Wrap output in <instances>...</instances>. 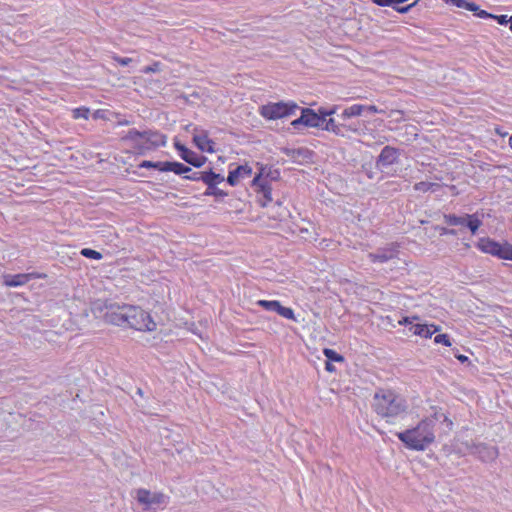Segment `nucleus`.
<instances>
[{
  "instance_id": "nucleus-1",
  "label": "nucleus",
  "mask_w": 512,
  "mask_h": 512,
  "mask_svg": "<svg viewBox=\"0 0 512 512\" xmlns=\"http://www.w3.org/2000/svg\"><path fill=\"white\" fill-rule=\"evenodd\" d=\"M440 426H445L443 432L448 433L453 428V422L444 413L436 411L422 419L415 427L398 432L396 435L407 448L424 451L434 443Z\"/></svg>"
},
{
  "instance_id": "nucleus-2",
  "label": "nucleus",
  "mask_w": 512,
  "mask_h": 512,
  "mask_svg": "<svg viewBox=\"0 0 512 512\" xmlns=\"http://www.w3.org/2000/svg\"><path fill=\"white\" fill-rule=\"evenodd\" d=\"M374 411L387 420L395 418L407 410L406 400L392 390L381 389L373 397Z\"/></svg>"
},
{
  "instance_id": "nucleus-3",
  "label": "nucleus",
  "mask_w": 512,
  "mask_h": 512,
  "mask_svg": "<svg viewBox=\"0 0 512 512\" xmlns=\"http://www.w3.org/2000/svg\"><path fill=\"white\" fill-rule=\"evenodd\" d=\"M122 139L133 142L134 148L137 149L140 154H144L146 151L166 144V136L153 130L141 132L136 129H131Z\"/></svg>"
},
{
  "instance_id": "nucleus-4",
  "label": "nucleus",
  "mask_w": 512,
  "mask_h": 512,
  "mask_svg": "<svg viewBox=\"0 0 512 512\" xmlns=\"http://www.w3.org/2000/svg\"><path fill=\"white\" fill-rule=\"evenodd\" d=\"M300 107L293 101L270 102L259 108V114L268 120H277L294 115Z\"/></svg>"
},
{
  "instance_id": "nucleus-5",
  "label": "nucleus",
  "mask_w": 512,
  "mask_h": 512,
  "mask_svg": "<svg viewBox=\"0 0 512 512\" xmlns=\"http://www.w3.org/2000/svg\"><path fill=\"white\" fill-rule=\"evenodd\" d=\"M476 246L483 253L490 254L499 259L512 261V244L507 241L500 243L491 238L483 237L478 240Z\"/></svg>"
},
{
  "instance_id": "nucleus-6",
  "label": "nucleus",
  "mask_w": 512,
  "mask_h": 512,
  "mask_svg": "<svg viewBox=\"0 0 512 512\" xmlns=\"http://www.w3.org/2000/svg\"><path fill=\"white\" fill-rule=\"evenodd\" d=\"M127 325L130 328L139 331H153L156 329V323L152 320L149 313L137 306L129 305Z\"/></svg>"
},
{
  "instance_id": "nucleus-7",
  "label": "nucleus",
  "mask_w": 512,
  "mask_h": 512,
  "mask_svg": "<svg viewBox=\"0 0 512 512\" xmlns=\"http://www.w3.org/2000/svg\"><path fill=\"white\" fill-rule=\"evenodd\" d=\"M301 116L291 122L294 129L300 130L302 127L320 128L323 127L325 119L319 112L310 108H300Z\"/></svg>"
},
{
  "instance_id": "nucleus-8",
  "label": "nucleus",
  "mask_w": 512,
  "mask_h": 512,
  "mask_svg": "<svg viewBox=\"0 0 512 512\" xmlns=\"http://www.w3.org/2000/svg\"><path fill=\"white\" fill-rule=\"evenodd\" d=\"M443 218L448 225L467 227L472 234H476L482 225V221L476 214H463L459 216L455 214H445Z\"/></svg>"
},
{
  "instance_id": "nucleus-9",
  "label": "nucleus",
  "mask_w": 512,
  "mask_h": 512,
  "mask_svg": "<svg viewBox=\"0 0 512 512\" xmlns=\"http://www.w3.org/2000/svg\"><path fill=\"white\" fill-rule=\"evenodd\" d=\"M135 498L145 509H156L167 504L168 497L161 492H151L147 489H138Z\"/></svg>"
},
{
  "instance_id": "nucleus-10",
  "label": "nucleus",
  "mask_w": 512,
  "mask_h": 512,
  "mask_svg": "<svg viewBox=\"0 0 512 512\" xmlns=\"http://www.w3.org/2000/svg\"><path fill=\"white\" fill-rule=\"evenodd\" d=\"M468 452L477 456L483 462L494 461L498 457V449L484 443L466 442Z\"/></svg>"
},
{
  "instance_id": "nucleus-11",
  "label": "nucleus",
  "mask_w": 512,
  "mask_h": 512,
  "mask_svg": "<svg viewBox=\"0 0 512 512\" xmlns=\"http://www.w3.org/2000/svg\"><path fill=\"white\" fill-rule=\"evenodd\" d=\"M129 305L110 304L104 314L107 323L122 326L127 325Z\"/></svg>"
},
{
  "instance_id": "nucleus-12",
  "label": "nucleus",
  "mask_w": 512,
  "mask_h": 512,
  "mask_svg": "<svg viewBox=\"0 0 512 512\" xmlns=\"http://www.w3.org/2000/svg\"><path fill=\"white\" fill-rule=\"evenodd\" d=\"M401 155V150L393 146H385L376 159V167L380 171H385L393 164L398 163Z\"/></svg>"
},
{
  "instance_id": "nucleus-13",
  "label": "nucleus",
  "mask_w": 512,
  "mask_h": 512,
  "mask_svg": "<svg viewBox=\"0 0 512 512\" xmlns=\"http://www.w3.org/2000/svg\"><path fill=\"white\" fill-rule=\"evenodd\" d=\"M45 274L40 273H23V274H15V275H4L3 280L4 284L9 287H18L26 284L31 279H37V278H45Z\"/></svg>"
},
{
  "instance_id": "nucleus-14",
  "label": "nucleus",
  "mask_w": 512,
  "mask_h": 512,
  "mask_svg": "<svg viewBox=\"0 0 512 512\" xmlns=\"http://www.w3.org/2000/svg\"><path fill=\"white\" fill-rule=\"evenodd\" d=\"M175 148L180 152V157L187 162L188 164L194 166V167H201L205 161L206 157L198 155L197 153L193 152L192 150L186 148L184 145L180 144L179 142L175 143Z\"/></svg>"
},
{
  "instance_id": "nucleus-15",
  "label": "nucleus",
  "mask_w": 512,
  "mask_h": 512,
  "mask_svg": "<svg viewBox=\"0 0 512 512\" xmlns=\"http://www.w3.org/2000/svg\"><path fill=\"white\" fill-rule=\"evenodd\" d=\"M397 249L395 246L391 245L385 248H379L375 252H371L368 254V258L372 262H380L385 263L397 256Z\"/></svg>"
},
{
  "instance_id": "nucleus-16",
  "label": "nucleus",
  "mask_w": 512,
  "mask_h": 512,
  "mask_svg": "<svg viewBox=\"0 0 512 512\" xmlns=\"http://www.w3.org/2000/svg\"><path fill=\"white\" fill-rule=\"evenodd\" d=\"M264 169H261L260 173L254 177L252 186L255 191L262 193L265 201L262 202V206H266L268 202L272 201L271 187L267 184V181L262 179Z\"/></svg>"
},
{
  "instance_id": "nucleus-17",
  "label": "nucleus",
  "mask_w": 512,
  "mask_h": 512,
  "mask_svg": "<svg viewBox=\"0 0 512 512\" xmlns=\"http://www.w3.org/2000/svg\"><path fill=\"white\" fill-rule=\"evenodd\" d=\"M323 130L329 131L334 133L338 136H345V131H352L357 132L358 129L356 127H353L351 125H345V124H337L333 118L325 119L323 127H321Z\"/></svg>"
},
{
  "instance_id": "nucleus-18",
  "label": "nucleus",
  "mask_w": 512,
  "mask_h": 512,
  "mask_svg": "<svg viewBox=\"0 0 512 512\" xmlns=\"http://www.w3.org/2000/svg\"><path fill=\"white\" fill-rule=\"evenodd\" d=\"M193 141L201 151L214 152V142L209 139L206 131L201 130L199 133L194 134Z\"/></svg>"
},
{
  "instance_id": "nucleus-19",
  "label": "nucleus",
  "mask_w": 512,
  "mask_h": 512,
  "mask_svg": "<svg viewBox=\"0 0 512 512\" xmlns=\"http://www.w3.org/2000/svg\"><path fill=\"white\" fill-rule=\"evenodd\" d=\"M251 173V167H249L248 165H240L236 169L229 172L227 182L231 186H235L239 182L240 178L249 177Z\"/></svg>"
},
{
  "instance_id": "nucleus-20",
  "label": "nucleus",
  "mask_w": 512,
  "mask_h": 512,
  "mask_svg": "<svg viewBox=\"0 0 512 512\" xmlns=\"http://www.w3.org/2000/svg\"><path fill=\"white\" fill-rule=\"evenodd\" d=\"M439 330L438 327L434 325L420 324L416 323L409 327V331H411L415 335H419L424 338L431 337L435 332Z\"/></svg>"
},
{
  "instance_id": "nucleus-21",
  "label": "nucleus",
  "mask_w": 512,
  "mask_h": 512,
  "mask_svg": "<svg viewBox=\"0 0 512 512\" xmlns=\"http://www.w3.org/2000/svg\"><path fill=\"white\" fill-rule=\"evenodd\" d=\"M202 181L210 188L224 181V176L213 172L212 170L203 171Z\"/></svg>"
},
{
  "instance_id": "nucleus-22",
  "label": "nucleus",
  "mask_w": 512,
  "mask_h": 512,
  "mask_svg": "<svg viewBox=\"0 0 512 512\" xmlns=\"http://www.w3.org/2000/svg\"><path fill=\"white\" fill-rule=\"evenodd\" d=\"M364 109H365V105H359V104L352 105L343 110V112L340 115V118L342 120H347L351 117L360 116L362 114V112L364 111Z\"/></svg>"
},
{
  "instance_id": "nucleus-23",
  "label": "nucleus",
  "mask_w": 512,
  "mask_h": 512,
  "mask_svg": "<svg viewBox=\"0 0 512 512\" xmlns=\"http://www.w3.org/2000/svg\"><path fill=\"white\" fill-rule=\"evenodd\" d=\"M165 169H167L168 172L171 171L177 175L187 174V173L191 172V168L189 166H186L180 162H169L168 161V167H166Z\"/></svg>"
},
{
  "instance_id": "nucleus-24",
  "label": "nucleus",
  "mask_w": 512,
  "mask_h": 512,
  "mask_svg": "<svg viewBox=\"0 0 512 512\" xmlns=\"http://www.w3.org/2000/svg\"><path fill=\"white\" fill-rule=\"evenodd\" d=\"M446 3H451L459 8H464L469 11H478V5L474 2H468L466 0H445Z\"/></svg>"
},
{
  "instance_id": "nucleus-25",
  "label": "nucleus",
  "mask_w": 512,
  "mask_h": 512,
  "mask_svg": "<svg viewBox=\"0 0 512 512\" xmlns=\"http://www.w3.org/2000/svg\"><path fill=\"white\" fill-rule=\"evenodd\" d=\"M257 305L261 306L267 311H274L276 312L279 308L280 302L276 300H259L257 301Z\"/></svg>"
},
{
  "instance_id": "nucleus-26",
  "label": "nucleus",
  "mask_w": 512,
  "mask_h": 512,
  "mask_svg": "<svg viewBox=\"0 0 512 512\" xmlns=\"http://www.w3.org/2000/svg\"><path fill=\"white\" fill-rule=\"evenodd\" d=\"M276 313L286 319L297 321L294 311L291 308L282 306L281 304L279 305V308L277 309Z\"/></svg>"
},
{
  "instance_id": "nucleus-27",
  "label": "nucleus",
  "mask_w": 512,
  "mask_h": 512,
  "mask_svg": "<svg viewBox=\"0 0 512 512\" xmlns=\"http://www.w3.org/2000/svg\"><path fill=\"white\" fill-rule=\"evenodd\" d=\"M80 254L86 258H91L95 260L102 259V254L96 250L90 249V248H83L80 252Z\"/></svg>"
},
{
  "instance_id": "nucleus-28",
  "label": "nucleus",
  "mask_w": 512,
  "mask_h": 512,
  "mask_svg": "<svg viewBox=\"0 0 512 512\" xmlns=\"http://www.w3.org/2000/svg\"><path fill=\"white\" fill-rule=\"evenodd\" d=\"M204 195L206 196H215V197H225L227 196V193L223 190L216 187V185H213L212 188L207 187V190L205 191Z\"/></svg>"
},
{
  "instance_id": "nucleus-29",
  "label": "nucleus",
  "mask_w": 512,
  "mask_h": 512,
  "mask_svg": "<svg viewBox=\"0 0 512 512\" xmlns=\"http://www.w3.org/2000/svg\"><path fill=\"white\" fill-rule=\"evenodd\" d=\"M324 355L327 357L328 360L331 361L341 362L344 360L340 354H338L336 351L332 349H324Z\"/></svg>"
},
{
  "instance_id": "nucleus-30",
  "label": "nucleus",
  "mask_w": 512,
  "mask_h": 512,
  "mask_svg": "<svg viewBox=\"0 0 512 512\" xmlns=\"http://www.w3.org/2000/svg\"><path fill=\"white\" fill-rule=\"evenodd\" d=\"M89 113H90V110L88 108H86V107L76 108V109L73 110V118H75V119H79V118L88 119Z\"/></svg>"
},
{
  "instance_id": "nucleus-31",
  "label": "nucleus",
  "mask_w": 512,
  "mask_h": 512,
  "mask_svg": "<svg viewBox=\"0 0 512 512\" xmlns=\"http://www.w3.org/2000/svg\"><path fill=\"white\" fill-rule=\"evenodd\" d=\"M337 111V106L333 105L330 108L320 107L318 108V112L322 118L327 119L328 116H332Z\"/></svg>"
},
{
  "instance_id": "nucleus-32",
  "label": "nucleus",
  "mask_w": 512,
  "mask_h": 512,
  "mask_svg": "<svg viewBox=\"0 0 512 512\" xmlns=\"http://www.w3.org/2000/svg\"><path fill=\"white\" fill-rule=\"evenodd\" d=\"M388 117L392 118L396 123H400L405 120L404 112L402 110H391Z\"/></svg>"
},
{
  "instance_id": "nucleus-33",
  "label": "nucleus",
  "mask_w": 512,
  "mask_h": 512,
  "mask_svg": "<svg viewBox=\"0 0 512 512\" xmlns=\"http://www.w3.org/2000/svg\"><path fill=\"white\" fill-rule=\"evenodd\" d=\"M434 341H435V343L443 344V345H446V346H450L451 345L450 340H449V336L447 334H438V335H436L435 338H434Z\"/></svg>"
},
{
  "instance_id": "nucleus-34",
  "label": "nucleus",
  "mask_w": 512,
  "mask_h": 512,
  "mask_svg": "<svg viewBox=\"0 0 512 512\" xmlns=\"http://www.w3.org/2000/svg\"><path fill=\"white\" fill-rule=\"evenodd\" d=\"M419 2V0H416L414 1L413 3L407 5V6H400V7H395V11H397L398 13H401V14H406L408 13L417 3Z\"/></svg>"
},
{
  "instance_id": "nucleus-35",
  "label": "nucleus",
  "mask_w": 512,
  "mask_h": 512,
  "mask_svg": "<svg viewBox=\"0 0 512 512\" xmlns=\"http://www.w3.org/2000/svg\"><path fill=\"white\" fill-rule=\"evenodd\" d=\"M374 4L383 6V7H391L397 4V0H371Z\"/></svg>"
},
{
  "instance_id": "nucleus-36",
  "label": "nucleus",
  "mask_w": 512,
  "mask_h": 512,
  "mask_svg": "<svg viewBox=\"0 0 512 512\" xmlns=\"http://www.w3.org/2000/svg\"><path fill=\"white\" fill-rule=\"evenodd\" d=\"M414 189L416 191L427 192L430 190L429 182H418L414 185Z\"/></svg>"
},
{
  "instance_id": "nucleus-37",
  "label": "nucleus",
  "mask_w": 512,
  "mask_h": 512,
  "mask_svg": "<svg viewBox=\"0 0 512 512\" xmlns=\"http://www.w3.org/2000/svg\"><path fill=\"white\" fill-rule=\"evenodd\" d=\"M492 19H495L500 25L510 24V17L507 15H493Z\"/></svg>"
},
{
  "instance_id": "nucleus-38",
  "label": "nucleus",
  "mask_w": 512,
  "mask_h": 512,
  "mask_svg": "<svg viewBox=\"0 0 512 512\" xmlns=\"http://www.w3.org/2000/svg\"><path fill=\"white\" fill-rule=\"evenodd\" d=\"M159 70H160V63L155 62L152 65L146 66L143 69V72L147 74V73H151V72H158Z\"/></svg>"
},
{
  "instance_id": "nucleus-39",
  "label": "nucleus",
  "mask_w": 512,
  "mask_h": 512,
  "mask_svg": "<svg viewBox=\"0 0 512 512\" xmlns=\"http://www.w3.org/2000/svg\"><path fill=\"white\" fill-rule=\"evenodd\" d=\"M203 172H193L190 174L185 175V179L192 180V181H199L202 180Z\"/></svg>"
},
{
  "instance_id": "nucleus-40",
  "label": "nucleus",
  "mask_w": 512,
  "mask_h": 512,
  "mask_svg": "<svg viewBox=\"0 0 512 512\" xmlns=\"http://www.w3.org/2000/svg\"><path fill=\"white\" fill-rule=\"evenodd\" d=\"M166 167H168V161H166V162H160V161L153 162V166H152V168L157 169L159 171L168 172V170L165 169Z\"/></svg>"
},
{
  "instance_id": "nucleus-41",
  "label": "nucleus",
  "mask_w": 512,
  "mask_h": 512,
  "mask_svg": "<svg viewBox=\"0 0 512 512\" xmlns=\"http://www.w3.org/2000/svg\"><path fill=\"white\" fill-rule=\"evenodd\" d=\"M113 59L122 66H126L132 62L131 58L114 56Z\"/></svg>"
},
{
  "instance_id": "nucleus-42",
  "label": "nucleus",
  "mask_w": 512,
  "mask_h": 512,
  "mask_svg": "<svg viewBox=\"0 0 512 512\" xmlns=\"http://www.w3.org/2000/svg\"><path fill=\"white\" fill-rule=\"evenodd\" d=\"M439 230L441 235H456L457 232L455 229H448L445 227H436Z\"/></svg>"
},
{
  "instance_id": "nucleus-43",
  "label": "nucleus",
  "mask_w": 512,
  "mask_h": 512,
  "mask_svg": "<svg viewBox=\"0 0 512 512\" xmlns=\"http://www.w3.org/2000/svg\"><path fill=\"white\" fill-rule=\"evenodd\" d=\"M476 13V15L479 17V18H492L493 17V14L491 13H488L487 11L485 10H480L478 8V11H474Z\"/></svg>"
},
{
  "instance_id": "nucleus-44",
  "label": "nucleus",
  "mask_w": 512,
  "mask_h": 512,
  "mask_svg": "<svg viewBox=\"0 0 512 512\" xmlns=\"http://www.w3.org/2000/svg\"><path fill=\"white\" fill-rule=\"evenodd\" d=\"M364 111H367V112H370V113H383L384 112V110L378 109V107L375 106V105L365 106Z\"/></svg>"
},
{
  "instance_id": "nucleus-45",
  "label": "nucleus",
  "mask_w": 512,
  "mask_h": 512,
  "mask_svg": "<svg viewBox=\"0 0 512 512\" xmlns=\"http://www.w3.org/2000/svg\"><path fill=\"white\" fill-rule=\"evenodd\" d=\"M419 318L417 316H413V317H404L401 321H399L400 324H409V325H413V321L414 320H418Z\"/></svg>"
},
{
  "instance_id": "nucleus-46",
  "label": "nucleus",
  "mask_w": 512,
  "mask_h": 512,
  "mask_svg": "<svg viewBox=\"0 0 512 512\" xmlns=\"http://www.w3.org/2000/svg\"><path fill=\"white\" fill-rule=\"evenodd\" d=\"M92 116L94 119H106V112L104 110H96Z\"/></svg>"
},
{
  "instance_id": "nucleus-47",
  "label": "nucleus",
  "mask_w": 512,
  "mask_h": 512,
  "mask_svg": "<svg viewBox=\"0 0 512 512\" xmlns=\"http://www.w3.org/2000/svg\"><path fill=\"white\" fill-rule=\"evenodd\" d=\"M153 161L144 160L139 164V168H152Z\"/></svg>"
},
{
  "instance_id": "nucleus-48",
  "label": "nucleus",
  "mask_w": 512,
  "mask_h": 512,
  "mask_svg": "<svg viewBox=\"0 0 512 512\" xmlns=\"http://www.w3.org/2000/svg\"><path fill=\"white\" fill-rule=\"evenodd\" d=\"M455 357L462 363L468 361V357L464 356V355H461V354H456Z\"/></svg>"
},
{
  "instance_id": "nucleus-49",
  "label": "nucleus",
  "mask_w": 512,
  "mask_h": 512,
  "mask_svg": "<svg viewBox=\"0 0 512 512\" xmlns=\"http://www.w3.org/2000/svg\"><path fill=\"white\" fill-rule=\"evenodd\" d=\"M429 187L431 191H436L438 188H440V184L429 182Z\"/></svg>"
},
{
  "instance_id": "nucleus-50",
  "label": "nucleus",
  "mask_w": 512,
  "mask_h": 512,
  "mask_svg": "<svg viewBox=\"0 0 512 512\" xmlns=\"http://www.w3.org/2000/svg\"><path fill=\"white\" fill-rule=\"evenodd\" d=\"M326 370L330 372L334 371L333 364H331L330 362H326Z\"/></svg>"
},
{
  "instance_id": "nucleus-51",
  "label": "nucleus",
  "mask_w": 512,
  "mask_h": 512,
  "mask_svg": "<svg viewBox=\"0 0 512 512\" xmlns=\"http://www.w3.org/2000/svg\"><path fill=\"white\" fill-rule=\"evenodd\" d=\"M285 214H286V213H285V211L283 210V211H281V212H279V213H278V216H277V217H278L279 219H282V218H284V217H285Z\"/></svg>"
},
{
  "instance_id": "nucleus-52",
  "label": "nucleus",
  "mask_w": 512,
  "mask_h": 512,
  "mask_svg": "<svg viewBox=\"0 0 512 512\" xmlns=\"http://www.w3.org/2000/svg\"><path fill=\"white\" fill-rule=\"evenodd\" d=\"M119 125H129V121L123 120L118 122Z\"/></svg>"
},
{
  "instance_id": "nucleus-53",
  "label": "nucleus",
  "mask_w": 512,
  "mask_h": 512,
  "mask_svg": "<svg viewBox=\"0 0 512 512\" xmlns=\"http://www.w3.org/2000/svg\"><path fill=\"white\" fill-rule=\"evenodd\" d=\"M408 0H397V4H402V3H405L407 2Z\"/></svg>"
},
{
  "instance_id": "nucleus-54",
  "label": "nucleus",
  "mask_w": 512,
  "mask_h": 512,
  "mask_svg": "<svg viewBox=\"0 0 512 512\" xmlns=\"http://www.w3.org/2000/svg\"><path fill=\"white\" fill-rule=\"evenodd\" d=\"M137 394L142 395V394H143L142 389L138 388V389H137Z\"/></svg>"
},
{
  "instance_id": "nucleus-55",
  "label": "nucleus",
  "mask_w": 512,
  "mask_h": 512,
  "mask_svg": "<svg viewBox=\"0 0 512 512\" xmlns=\"http://www.w3.org/2000/svg\"><path fill=\"white\" fill-rule=\"evenodd\" d=\"M509 29L512 31V16L510 17V26Z\"/></svg>"
},
{
  "instance_id": "nucleus-56",
  "label": "nucleus",
  "mask_w": 512,
  "mask_h": 512,
  "mask_svg": "<svg viewBox=\"0 0 512 512\" xmlns=\"http://www.w3.org/2000/svg\"><path fill=\"white\" fill-rule=\"evenodd\" d=\"M509 145H510V147L512 148V135H511V136H510V138H509Z\"/></svg>"
},
{
  "instance_id": "nucleus-57",
  "label": "nucleus",
  "mask_w": 512,
  "mask_h": 512,
  "mask_svg": "<svg viewBox=\"0 0 512 512\" xmlns=\"http://www.w3.org/2000/svg\"><path fill=\"white\" fill-rule=\"evenodd\" d=\"M391 7L395 10V7H400V4H395L394 6Z\"/></svg>"
},
{
  "instance_id": "nucleus-58",
  "label": "nucleus",
  "mask_w": 512,
  "mask_h": 512,
  "mask_svg": "<svg viewBox=\"0 0 512 512\" xmlns=\"http://www.w3.org/2000/svg\"><path fill=\"white\" fill-rule=\"evenodd\" d=\"M511 268H512V265H511Z\"/></svg>"
}]
</instances>
